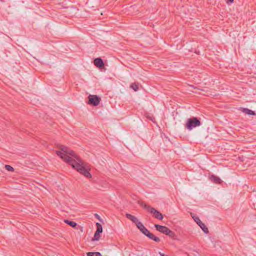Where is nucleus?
Returning a JSON list of instances; mask_svg holds the SVG:
<instances>
[{
  "label": "nucleus",
  "instance_id": "nucleus-1",
  "mask_svg": "<svg viewBox=\"0 0 256 256\" xmlns=\"http://www.w3.org/2000/svg\"><path fill=\"white\" fill-rule=\"evenodd\" d=\"M59 148L62 152L56 151L58 156L86 178L92 177V174L89 172L90 170L88 168L87 164L83 162L74 152L64 146H60Z\"/></svg>",
  "mask_w": 256,
  "mask_h": 256
},
{
  "label": "nucleus",
  "instance_id": "nucleus-2",
  "mask_svg": "<svg viewBox=\"0 0 256 256\" xmlns=\"http://www.w3.org/2000/svg\"><path fill=\"white\" fill-rule=\"evenodd\" d=\"M136 226L143 234L149 238L158 242L160 241L159 238L154 236L140 222L138 223Z\"/></svg>",
  "mask_w": 256,
  "mask_h": 256
},
{
  "label": "nucleus",
  "instance_id": "nucleus-3",
  "mask_svg": "<svg viewBox=\"0 0 256 256\" xmlns=\"http://www.w3.org/2000/svg\"><path fill=\"white\" fill-rule=\"evenodd\" d=\"M141 206L143 207L144 209L146 210L150 214H153V216L156 218H157L159 220H162L163 219L162 214L158 211L156 210L154 208L151 207L150 206H148L146 204L142 203Z\"/></svg>",
  "mask_w": 256,
  "mask_h": 256
},
{
  "label": "nucleus",
  "instance_id": "nucleus-4",
  "mask_svg": "<svg viewBox=\"0 0 256 256\" xmlns=\"http://www.w3.org/2000/svg\"><path fill=\"white\" fill-rule=\"evenodd\" d=\"M200 122L197 118L193 117L187 120L185 127L190 130L193 128L200 126Z\"/></svg>",
  "mask_w": 256,
  "mask_h": 256
},
{
  "label": "nucleus",
  "instance_id": "nucleus-5",
  "mask_svg": "<svg viewBox=\"0 0 256 256\" xmlns=\"http://www.w3.org/2000/svg\"><path fill=\"white\" fill-rule=\"evenodd\" d=\"M88 104L94 106H97L99 104L100 101V98L96 95H89L88 96Z\"/></svg>",
  "mask_w": 256,
  "mask_h": 256
},
{
  "label": "nucleus",
  "instance_id": "nucleus-6",
  "mask_svg": "<svg viewBox=\"0 0 256 256\" xmlns=\"http://www.w3.org/2000/svg\"><path fill=\"white\" fill-rule=\"evenodd\" d=\"M195 222L198 224V225L200 227V228L206 234L208 233V228L206 226V225L202 223L200 220L198 218H196L194 219Z\"/></svg>",
  "mask_w": 256,
  "mask_h": 256
},
{
  "label": "nucleus",
  "instance_id": "nucleus-7",
  "mask_svg": "<svg viewBox=\"0 0 256 256\" xmlns=\"http://www.w3.org/2000/svg\"><path fill=\"white\" fill-rule=\"evenodd\" d=\"M94 64L98 68H102L104 67V63L102 60L100 58H96L94 60Z\"/></svg>",
  "mask_w": 256,
  "mask_h": 256
},
{
  "label": "nucleus",
  "instance_id": "nucleus-8",
  "mask_svg": "<svg viewBox=\"0 0 256 256\" xmlns=\"http://www.w3.org/2000/svg\"><path fill=\"white\" fill-rule=\"evenodd\" d=\"M154 227L158 231L164 234L166 233V232L168 228L166 226H161L158 224H155Z\"/></svg>",
  "mask_w": 256,
  "mask_h": 256
},
{
  "label": "nucleus",
  "instance_id": "nucleus-9",
  "mask_svg": "<svg viewBox=\"0 0 256 256\" xmlns=\"http://www.w3.org/2000/svg\"><path fill=\"white\" fill-rule=\"evenodd\" d=\"M126 218H128V219L130 220L134 223L136 226L138 224V223H139L140 222L138 220L137 218H136L135 216H134L132 215L131 214H126Z\"/></svg>",
  "mask_w": 256,
  "mask_h": 256
},
{
  "label": "nucleus",
  "instance_id": "nucleus-10",
  "mask_svg": "<svg viewBox=\"0 0 256 256\" xmlns=\"http://www.w3.org/2000/svg\"><path fill=\"white\" fill-rule=\"evenodd\" d=\"M210 178L211 180L214 182L215 184H220L222 182L220 178L214 175H212L210 177Z\"/></svg>",
  "mask_w": 256,
  "mask_h": 256
},
{
  "label": "nucleus",
  "instance_id": "nucleus-11",
  "mask_svg": "<svg viewBox=\"0 0 256 256\" xmlns=\"http://www.w3.org/2000/svg\"><path fill=\"white\" fill-rule=\"evenodd\" d=\"M165 234L169 236L172 238H174L176 236L175 233L172 230H170L168 228Z\"/></svg>",
  "mask_w": 256,
  "mask_h": 256
},
{
  "label": "nucleus",
  "instance_id": "nucleus-12",
  "mask_svg": "<svg viewBox=\"0 0 256 256\" xmlns=\"http://www.w3.org/2000/svg\"><path fill=\"white\" fill-rule=\"evenodd\" d=\"M64 222L72 228H75L77 225L76 223L74 222L70 221L68 220H64Z\"/></svg>",
  "mask_w": 256,
  "mask_h": 256
},
{
  "label": "nucleus",
  "instance_id": "nucleus-13",
  "mask_svg": "<svg viewBox=\"0 0 256 256\" xmlns=\"http://www.w3.org/2000/svg\"><path fill=\"white\" fill-rule=\"evenodd\" d=\"M242 111H243V112H245L246 114H247L248 115H255L256 114L254 112L250 110H249L248 108H243Z\"/></svg>",
  "mask_w": 256,
  "mask_h": 256
},
{
  "label": "nucleus",
  "instance_id": "nucleus-14",
  "mask_svg": "<svg viewBox=\"0 0 256 256\" xmlns=\"http://www.w3.org/2000/svg\"><path fill=\"white\" fill-rule=\"evenodd\" d=\"M96 232L100 234L102 232V227L101 224L98 222L96 223Z\"/></svg>",
  "mask_w": 256,
  "mask_h": 256
},
{
  "label": "nucleus",
  "instance_id": "nucleus-15",
  "mask_svg": "<svg viewBox=\"0 0 256 256\" xmlns=\"http://www.w3.org/2000/svg\"><path fill=\"white\" fill-rule=\"evenodd\" d=\"M130 88L134 90L135 92H136L138 90V84L136 82L132 83L130 86Z\"/></svg>",
  "mask_w": 256,
  "mask_h": 256
},
{
  "label": "nucleus",
  "instance_id": "nucleus-16",
  "mask_svg": "<svg viewBox=\"0 0 256 256\" xmlns=\"http://www.w3.org/2000/svg\"><path fill=\"white\" fill-rule=\"evenodd\" d=\"M87 256H102V254L99 252H88Z\"/></svg>",
  "mask_w": 256,
  "mask_h": 256
},
{
  "label": "nucleus",
  "instance_id": "nucleus-17",
  "mask_svg": "<svg viewBox=\"0 0 256 256\" xmlns=\"http://www.w3.org/2000/svg\"><path fill=\"white\" fill-rule=\"evenodd\" d=\"M100 234L95 232L94 236L92 238L93 240H98L100 238Z\"/></svg>",
  "mask_w": 256,
  "mask_h": 256
},
{
  "label": "nucleus",
  "instance_id": "nucleus-18",
  "mask_svg": "<svg viewBox=\"0 0 256 256\" xmlns=\"http://www.w3.org/2000/svg\"><path fill=\"white\" fill-rule=\"evenodd\" d=\"M5 168L8 171H9V172H14V168L10 165H7V164L5 165Z\"/></svg>",
  "mask_w": 256,
  "mask_h": 256
},
{
  "label": "nucleus",
  "instance_id": "nucleus-19",
  "mask_svg": "<svg viewBox=\"0 0 256 256\" xmlns=\"http://www.w3.org/2000/svg\"><path fill=\"white\" fill-rule=\"evenodd\" d=\"M224 0L227 4H228L229 3H232L234 1V0Z\"/></svg>",
  "mask_w": 256,
  "mask_h": 256
},
{
  "label": "nucleus",
  "instance_id": "nucleus-20",
  "mask_svg": "<svg viewBox=\"0 0 256 256\" xmlns=\"http://www.w3.org/2000/svg\"><path fill=\"white\" fill-rule=\"evenodd\" d=\"M159 254L160 256H166L164 255V254L161 253L160 252H159Z\"/></svg>",
  "mask_w": 256,
  "mask_h": 256
},
{
  "label": "nucleus",
  "instance_id": "nucleus-21",
  "mask_svg": "<svg viewBox=\"0 0 256 256\" xmlns=\"http://www.w3.org/2000/svg\"><path fill=\"white\" fill-rule=\"evenodd\" d=\"M95 216H96V218H100V216H99L98 214H95Z\"/></svg>",
  "mask_w": 256,
  "mask_h": 256
}]
</instances>
